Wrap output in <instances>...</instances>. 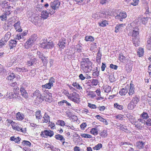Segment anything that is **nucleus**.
I'll return each instance as SVG.
<instances>
[{
	"mask_svg": "<svg viewBox=\"0 0 151 151\" xmlns=\"http://www.w3.org/2000/svg\"><path fill=\"white\" fill-rule=\"evenodd\" d=\"M121 144L122 145H128V146H129V148L130 147H132L133 146V144L132 143H130L129 142H122Z\"/></svg>",
	"mask_w": 151,
	"mask_h": 151,
	"instance_id": "obj_49",
	"label": "nucleus"
},
{
	"mask_svg": "<svg viewBox=\"0 0 151 151\" xmlns=\"http://www.w3.org/2000/svg\"><path fill=\"white\" fill-rule=\"evenodd\" d=\"M46 94L45 96L46 98L45 101L49 102H51L52 101V94L48 91L46 92Z\"/></svg>",
	"mask_w": 151,
	"mask_h": 151,
	"instance_id": "obj_14",
	"label": "nucleus"
},
{
	"mask_svg": "<svg viewBox=\"0 0 151 151\" xmlns=\"http://www.w3.org/2000/svg\"><path fill=\"white\" fill-rule=\"evenodd\" d=\"M68 98L71 101L77 104H79L80 102V96L79 94L76 92L69 94Z\"/></svg>",
	"mask_w": 151,
	"mask_h": 151,
	"instance_id": "obj_4",
	"label": "nucleus"
},
{
	"mask_svg": "<svg viewBox=\"0 0 151 151\" xmlns=\"http://www.w3.org/2000/svg\"><path fill=\"white\" fill-rule=\"evenodd\" d=\"M90 133L94 135H97L98 134L97 129L96 128H94L91 129Z\"/></svg>",
	"mask_w": 151,
	"mask_h": 151,
	"instance_id": "obj_37",
	"label": "nucleus"
},
{
	"mask_svg": "<svg viewBox=\"0 0 151 151\" xmlns=\"http://www.w3.org/2000/svg\"><path fill=\"white\" fill-rule=\"evenodd\" d=\"M88 106L92 109H95L97 108L95 104H92L90 103L88 104Z\"/></svg>",
	"mask_w": 151,
	"mask_h": 151,
	"instance_id": "obj_60",
	"label": "nucleus"
},
{
	"mask_svg": "<svg viewBox=\"0 0 151 151\" xmlns=\"http://www.w3.org/2000/svg\"><path fill=\"white\" fill-rule=\"evenodd\" d=\"M42 122L43 123H47L50 122V117L46 113H45L44 116L43 117V119L42 120Z\"/></svg>",
	"mask_w": 151,
	"mask_h": 151,
	"instance_id": "obj_17",
	"label": "nucleus"
},
{
	"mask_svg": "<svg viewBox=\"0 0 151 151\" xmlns=\"http://www.w3.org/2000/svg\"><path fill=\"white\" fill-rule=\"evenodd\" d=\"M22 144L24 146L29 147L31 145V143L28 141L23 140L22 142Z\"/></svg>",
	"mask_w": 151,
	"mask_h": 151,
	"instance_id": "obj_34",
	"label": "nucleus"
},
{
	"mask_svg": "<svg viewBox=\"0 0 151 151\" xmlns=\"http://www.w3.org/2000/svg\"><path fill=\"white\" fill-rule=\"evenodd\" d=\"M131 101L134 102L135 104H137L139 101V99L137 96H136L133 98Z\"/></svg>",
	"mask_w": 151,
	"mask_h": 151,
	"instance_id": "obj_42",
	"label": "nucleus"
},
{
	"mask_svg": "<svg viewBox=\"0 0 151 151\" xmlns=\"http://www.w3.org/2000/svg\"><path fill=\"white\" fill-rule=\"evenodd\" d=\"M81 136L82 137L85 138H90L92 137V136L91 135L85 133L81 134Z\"/></svg>",
	"mask_w": 151,
	"mask_h": 151,
	"instance_id": "obj_46",
	"label": "nucleus"
},
{
	"mask_svg": "<svg viewBox=\"0 0 151 151\" xmlns=\"http://www.w3.org/2000/svg\"><path fill=\"white\" fill-rule=\"evenodd\" d=\"M132 41L133 44L135 46L137 47L139 45V41L137 38H133Z\"/></svg>",
	"mask_w": 151,
	"mask_h": 151,
	"instance_id": "obj_27",
	"label": "nucleus"
},
{
	"mask_svg": "<svg viewBox=\"0 0 151 151\" xmlns=\"http://www.w3.org/2000/svg\"><path fill=\"white\" fill-rule=\"evenodd\" d=\"M32 97L35 98L36 101L39 103H41L43 101V97L38 90H36L33 93Z\"/></svg>",
	"mask_w": 151,
	"mask_h": 151,
	"instance_id": "obj_5",
	"label": "nucleus"
},
{
	"mask_svg": "<svg viewBox=\"0 0 151 151\" xmlns=\"http://www.w3.org/2000/svg\"><path fill=\"white\" fill-rule=\"evenodd\" d=\"M65 40H61V41H60L58 43V45L59 47L60 48L62 49H63L65 46Z\"/></svg>",
	"mask_w": 151,
	"mask_h": 151,
	"instance_id": "obj_25",
	"label": "nucleus"
},
{
	"mask_svg": "<svg viewBox=\"0 0 151 151\" xmlns=\"http://www.w3.org/2000/svg\"><path fill=\"white\" fill-rule=\"evenodd\" d=\"M47 57H45L44 58H42V59H41L42 60L43 63L44 65H45L47 64Z\"/></svg>",
	"mask_w": 151,
	"mask_h": 151,
	"instance_id": "obj_61",
	"label": "nucleus"
},
{
	"mask_svg": "<svg viewBox=\"0 0 151 151\" xmlns=\"http://www.w3.org/2000/svg\"><path fill=\"white\" fill-rule=\"evenodd\" d=\"M60 5V3L58 0L54 1L50 3V7L49 10V13L51 15H52L55 12V10L58 8Z\"/></svg>",
	"mask_w": 151,
	"mask_h": 151,
	"instance_id": "obj_2",
	"label": "nucleus"
},
{
	"mask_svg": "<svg viewBox=\"0 0 151 151\" xmlns=\"http://www.w3.org/2000/svg\"><path fill=\"white\" fill-rule=\"evenodd\" d=\"M15 78V75L13 73H11L7 77L8 80H11Z\"/></svg>",
	"mask_w": 151,
	"mask_h": 151,
	"instance_id": "obj_53",
	"label": "nucleus"
},
{
	"mask_svg": "<svg viewBox=\"0 0 151 151\" xmlns=\"http://www.w3.org/2000/svg\"><path fill=\"white\" fill-rule=\"evenodd\" d=\"M101 56L102 55L101 54H100V56H98V55H97L96 60V62H97L98 63H100Z\"/></svg>",
	"mask_w": 151,
	"mask_h": 151,
	"instance_id": "obj_59",
	"label": "nucleus"
},
{
	"mask_svg": "<svg viewBox=\"0 0 151 151\" xmlns=\"http://www.w3.org/2000/svg\"><path fill=\"white\" fill-rule=\"evenodd\" d=\"M29 19L33 23L35 24L37 23H40V21L39 17L35 15L30 16Z\"/></svg>",
	"mask_w": 151,
	"mask_h": 151,
	"instance_id": "obj_10",
	"label": "nucleus"
},
{
	"mask_svg": "<svg viewBox=\"0 0 151 151\" xmlns=\"http://www.w3.org/2000/svg\"><path fill=\"white\" fill-rule=\"evenodd\" d=\"M149 19L151 20V18L149 17H143L142 18L141 20L142 23L145 24H146Z\"/></svg>",
	"mask_w": 151,
	"mask_h": 151,
	"instance_id": "obj_35",
	"label": "nucleus"
},
{
	"mask_svg": "<svg viewBox=\"0 0 151 151\" xmlns=\"http://www.w3.org/2000/svg\"><path fill=\"white\" fill-rule=\"evenodd\" d=\"M54 134V132L51 130H45L41 132L40 135L42 137H45V135L48 136L50 137H52Z\"/></svg>",
	"mask_w": 151,
	"mask_h": 151,
	"instance_id": "obj_9",
	"label": "nucleus"
},
{
	"mask_svg": "<svg viewBox=\"0 0 151 151\" xmlns=\"http://www.w3.org/2000/svg\"><path fill=\"white\" fill-rule=\"evenodd\" d=\"M107 135V131L106 130H104L102 132L100 133V135L103 137H105Z\"/></svg>",
	"mask_w": 151,
	"mask_h": 151,
	"instance_id": "obj_44",
	"label": "nucleus"
},
{
	"mask_svg": "<svg viewBox=\"0 0 151 151\" xmlns=\"http://www.w3.org/2000/svg\"><path fill=\"white\" fill-rule=\"evenodd\" d=\"M114 106L115 108H116L118 109L122 110L123 109V106L119 105L117 103H115L114 104Z\"/></svg>",
	"mask_w": 151,
	"mask_h": 151,
	"instance_id": "obj_51",
	"label": "nucleus"
},
{
	"mask_svg": "<svg viewBox=\"0 0 151 151\" xmlns=\"http://www.w3.org/2000/svg\"><path fill=\"white\" fill-rule=\"evenodd\" d=\"M99 71L98 70V68L97 67L96 68V70L93 72L92 75L93 78H96L99 76Z\"/></svg>",
	"mask_w": 151,
	"mask_h": 151,
	"instance_id": "obj_41",
	"label": "nucleus"
},
{
	"mask_svg": "<svg viewBox=\"0 0 151 151\" xmlns=\"http://www.w3.org/2000/svg\"><path fill=\"white\" fill-rule=\"evenodd\" d=\"M33 56V54L32 52H28L27 54L24 55L23 56V59H26L27 58H31Z\"/></svg>",
	"mask_w": 151,
	"mask_h": 151,
	"instance_id": "obj_30",
	"label": "nucleus"
},
{
	"mask_svg": "<svg viewBox=\"0 0 151 151\" xmlns=\"http://www.w3.org/2000/svg\"><path fill=\"white\" fill-rule=\"evenodd\" d=\"M11 35V34L10 32H7L5 34L4 38L2 39V40H4V41L6 43L10 38Z\"/></svg>",
	"mask_w": 151,
	"mask_h": 151,
	"instance_id": "obj_22",
	"label": "nucleus"
},
{
	"mask_svg": "<svg viewBox=\"0 0 151 151\" xmlns=\"http://www.w3.org/2000/svg\"><path fill=\"white\" fill-rule=\"evenodd\" d=\"M85 40L86 41L92 42L94 40V38L92 36H86L85 37Z\"/></svg>",
	"mask_w": 151,
	"mask_h": 151,
	"instance_id": "obj_33",
	"label": "nucleus"
},
{
	"mask_svg": "<svg viewBox=\"0 0 151 151\" xmlns=\"http://www.w3.org/2000/svg\"><path fill=\"white\" fill-rule=\"evenodd\" d=\"M49 9H47V11L45 10L41 12V15L42 18L44 19H46L48 17H50L51 15L50 14L49 12Z\"/></svg>",
	"mask_w": 151,
	"mask_h": 151,
	"instance_id": "obj_12",
	"label": "nucleus"
},
{
	"mask_svg": "<svg viewBox=\"0 0 151 151\" xmlns=\"http://www.w3.org/2000/svg\"><path fill=\"white\" fill-rule=\"evenodd\" d=\"M102 147V144L101 143H99L95 147H93V149L94 150H98L100 149Z\"/></svg>",
	"mask_w": 151,
	"mask_h": 151,
	"instance_id": "obj_48",
	"label": "nucleus"
},
{
	"mask_svg": "<svg viewBox=\"0 0 151 151\" xmlns=\"http://www.w3.org/2000/svg\"><path fill=\"white\" fill-rule=\"evenodd\" d=\"M128 91V89L125 87L121 89L119 92V93L121 96H125L127 93Z\"/></svg>",
	"mask_w": 151,
	"mask_h": 151,
	"instance_id": "obj_18",
	"label": "nucleus"
},
{
	"mask_svg": "<svg viewBox=\"0 0 151 151\" xmlns=\"http://www.w3.org/2000/svg\"><path fill=\"white\" fill-rule=\"evenodd\" d=\"M20 90L21 93V95L25 99H27L28 98V93L23 87L22 86L20 88Z\"/></svg>",
	"mask_w": 151,
	"mask_h": 151,
	"instance_id": "obj_13",
	"label": "nucleus"
},
{
	"mask_svg": "<svg viewBox=\"0 0 151 151\" xmlns=\"http://www.w3.org/2000/svg\"><path fill=\"white\" fill-rule=\"evenodd\" d=\"M55 45L53 42L51 40L48 41L47 39H44L40 43L39 46L43 49H49L53 48Z\"/></svg>",
	"mask_w": 151,
	"mask_h": 151,
	"instance_id": "obj_1",
	"label": "nucleus"
},
{
	"mask_svg": "<svg viewBox=\"0 0 151 151\" xmlns=\"http://www.w3.org/2000/svg\"><path fill=\"white\" fill-rule=\"evenodd\" d=\"M111 90V87L108 86H106V87L105 90V92L107 93H109Z\"/></svg>",
	"mask_w": 151,
	"mask_h": 151,
	"instance_id": "obj_56",
	"label": "nucleus"
},
{
	"mask_svg": "<svg viewBox=\"0 0 151 151\" xmlns=\"http://www.w3.org/2000/svg\"><path fill=\"white\" fill-rule=\"evenodd\" d=\"M141 116L143 119L145 120L147 119L149 117L148 114L145 112H143L141 114Z\"/></svg>",
	"mask_w": 151,
	"mask_h": 151,
	"instance_id": "obj_38",
	"label": "nucleus"
},
{
	"mask_svg": "<svg viewBox=\"0 0 151 151\" xmlns=\"http://www.w3.org/2000/svg\"><path fill=\"white\" fill-rule=\"evenodd\" d=\"M139 29L138 27H134L128 33L129 36H132L133 38H137L139 36Z\"/></svg>",
	"mask_w": 151,
	"mask_h": 151,
	"instance_id": "obj_6",
	"label": "nucleus"
},
{
	"mask_svg": "<svg viewBox=\"0 0 151 151\" xmlns=\"http://www.w3.org/2000/svg\"><path fill=\"white\" fill-rule=\"evenodd\" d=\"M91 82V85L92 86L96 85L99 82L98 80L97 79H92L90 81Z\"/></svg>",
	"mask_w": 151,
	"mask_h": 151,
	"instance_id": "obj_50",
	"label": "nucleus"
},
{
	"mask_svg": "<svg viewBox=\"0 0 151 151\" xmlns=\"http://www.w3.org/2000/svg\"><path fill=\"white\" fill-rule=\"evenodd\" d=\"M0 18L2 21L6 20V14L5 13H4L0 16Z\"/></svg>",
	"mask_w": 151,
	"mask_h": 151,
	"instance_id": "obj_55",
	"label": "nucleus"
},
{
	"mask_svg": "<svg viewBox=\"0 0 151 151\" xmlns=\"http://www.w3.org/2000/svg\"><path fill=\"white\" fill-rule=\"evenodd\" d=\"M36 118L37 119H40L42 117V116L41 114V111L40 110L37 111L35 112Z\"/></svg>",
	"mask_w": 151,
	"mask_h": 151,
	"instance_id": "obj_39",
	"label": "nucleus"
},
{
	"mask_svg": "<svg viewBox=\"0 0 151 151\" xmlns=\"http://www.w3.org/2000/svg\"><path fill=\"white\" fill-rule=\"evenodd\" d=\"M55 137L56 139L60 140L61 142L65 140V139L64 138L62 135L59 134L55 135Z\"/></svg>",
	"mask_w": 151,
	"mask_h": 151,
	"instance_id": "obj_24",
	"label": "nucleus"
},
{
	"mask_svg": "<svg viewBox=\"0 0 151 151\" xmlns=\"http://www.w3.org/2000/svg\"><path fill=\"white\" fill-rule=\"evenodd\" d=\"M111 0H100V4H104L110 2Z\"/></svg>",
	"mask_w": 151,
	"mask_h": 151,
	"instance_id": "obj_57",
	"label": "nucleus"
},
{
	"mask_svg": "<svg viewBox=\"0 0 151 151\" xmlns=\"http://www.w3.org/2000/svg\"><path fill=\"white\" fill-rule=\"evenodd\" d=\"M55 79L53 77H51L49 80V83L53 86V83L55 82Z\"/></svg>",
	"mask_w": 151,
	"mask_h": 151,
	"instance_id": "obj_54",
	"label": "nucleus"
},
{
	"mask_svg": "<svg viewBox=\"0 0 151 151\" xmlns=\"http://www.w3.org/2000/svg\"><path fill=\"white\" fill-rule=\"evenodd\" d=\"M51 84H50L49 83H47L45 85H42V87L43 88L50 89L51 88V87L52 86Z\"/></svg>",
	"mask_w": 151,
	"mask_h": 151,
	"instance_id": "obj_40",
	"label": "nucleus"
},
{
	"mask_svg": "<svg viewBox=\"0 0 151 151\" xmlns=\"http://www.w3.org/2000/svg\"><path fill=\"white\" fill-rule=\"evenodd\" d=\"M118 127H119V129L123 131H124L125 130H127L126 126H124L121 124H120L119 125H118Z\"/></svg>",
	"mask_w": 151,
	"mask_h": 151,
	"instance_id": "obj_52",
	"label": "nucleus"
},
{
	"mask_svg": "<svg viewBox=\"0 0 151 151\" xmlns=\"http://www.w3.org/2000/svg\"><path fill=\"white\" fill-rule=\"evenodd\" d=\"M72 85L74 87H75L76 88L79 90H81L82 89V87L80 86L79 83L76 82H73L72 84Z\"/></svg>",
	"mask_w": 151,
	"mask_h": 151,
	"instance_id": "obj_36",
	"label": "nucleus"
},
{
	"mask_svg": "<svg viewBox=\"0 0 151 151\" xmlns=\"http://www.w3.org/2000/svg\"><path fill=\"white\" fill-rule=\"evenodd\" d=\"M127 17L126 13L124 11L120 12L119 14L115 16L116 19H118L120 21H123V20L125 19Z\"/></svg>",
	"mask_w": 151,
	"mask_h": 151,
	"instance_id": "obj_8",
	"label": "nucleus"
},
{
	"mask_svg": "<svg viewBox=\"0 0 151 151\" xmlns=\"http://www.w3.org/2000/svg\"><path fill=\"white\" fill-rule=\"evenodd\" d=\"M144 54V50L143 48H139L138 49L137 52V55L139 57L143 56Z\"/></svg>",
	"mask_w": 151,
	"mask_h": 151,
	"instance_id": "obj_28",
	"label": "nucleus"
},
{
	"mask_svg": "<svg viewBox=\"0 0 151 151\" xmlns=\"http://www.w3.org/2000/svg\"><path fill=\"white\" fill-rule=\"evenodd\" d=\"M87 126L85 122H83L81 125L80 127L81 129L82 130H84L85 128Z\"/></svg>",
	"mask_w": 151,
	"mask_h": 151,
	"instance_id": "obj_62",
	"label": "nucleus"
},
{
	"mask_svg": "<svg viewBox=\"0 0 151 151\" xmlns=\"http://www.w3.org/2000/svg\"><path fill=\"white\" fill-rule=\"evenodd\" d=\"M142 120L141 119H139V121L137 122L135 124V127L139 129L142 128Z\"/></svg>",
	"mask_w": 151,
	"mask_h": 151,
	"instance_id": "obj_23",
	"label": "nucleus"
},
{
	"mask_svg": "<svg viewBox=\"0 0 151 151\" xmlns=\"http://www.w3.org/2000/svg\"><path fill=\"white\" fill-rule=\"evenodd\" d=\"M144 145V143L142 141H140L136 142V147L137 148L141 149L143 148Z\"/></svg>",
	"mask_w": 151,
	"mask_h": 151,
	"instance_id": "obj_16",
	"label": "nucleus"
},
{
	"mask_svg": "<svg viewBox=\"0 0 151 151\" xmlns=\"http://www.w3.org/2000/svg\"><path fill=\"white\" fill-rule=\"evenodd\" d=\"M20 21H18L14 24V26L16 30L19 32H21L22 31V29L20 26Z\"/></svg>",
	"mask_w": 151,
	"mask_h": 151,
	"instance_id": "obj_15",
	"label": "nucleus"
},
{
	"mask_svg": "<svg viewBox=\"0 0 151 151\" xmlns=\"http://www.w3.org/2000/svg\"><path fill=\"white\" fill-rule=\"evenodd\" d=\"M17 42L16 40H11L9 41V46L10 49H12L15 47L17 44Z\"/></svg>",
	"mask_w": 151,
	"mask_h": 151,
	"instance_id": "obj_21",
	"label": "nucleus"
},
{
	"mask_svg": "<svg viewBox=\"0 0 151 151\" xmlns=\"http://www.w3.org/2000/svg\"><path fill=\"white\" fill-rule=\"evenodd\" d=\"M57 124L60 125L61 126H63L65 125L66 126L68 127L67 124H66L64 122L63 120H59L58 121Z\"/></svg>",
	"mask_w": 151,
	"mask_h": 151,
	"instance_id": "obj_43",
	"label": "nucleus"
},
{
	"mask_svg": "<svg viewBox=\"0 0 151 151\" xmlns=\"http://www.w3.org/2000/svg\"><path fill=\"white\" fill-rule=\"evenodd\" d=\"M37 54L39 58L41 59H42V58L45 57L44 56V54L38 51H37Z\"/></svg>",
	"mask_w": 151,
	"mask_h": 151,
	"instance_id": "obj_47",
	"label": "nucleus"
},
{
	"mask_svg": "<svg viewBox=\"0 0 151 151\" xmlns=\"http://www.w3.org/2000/svg\"><path fill=\"white\" fill-rule=\"evenodd\" d=\"M99 26L102 27H106L108 24V22L105 20H103L102 21L99 23Z\"/></svg>",
	"mask_w": 151,
	"mask_h": 151,
	"instance_id": "obj_31",
	"label": "nucleus"
},
{
	"mask_svg": "<svg viewBox=\"0 0 151 151\" xmlns=\"http://www.w3.org/2000/svg\"><path fill=\"white\" fill-rule=\"evenodd\" d=\"M81 63V64H92V63L90 61L89 59L88 58H83Z\"/></svg>",
	"mask_w": 151,
	"mask_h": 151,
	"instance_id": "obj_20",
	"label": "nucleus"
},
{
	"mask_svg": "<svg viewBox=\"0 0 151 151\" xmlns=\"http://www.w3.org/2000/svg\"><path fill=\"white\" fill-rule=\"evenodd\" d=\"M92 64H81V69L84 73H88L91 70Z\"/></svg>",
	"mask_w": 151,
	"mask_h": 151,
	"instance_id": "obj_7",
	"label": "nucleus"
},
{
	"mask_svg": "<svg viewBox=\"0 0 151 151\" xmlns=\"http://www.w3.org/2000/svg\"><path fill=\"white\" fill-rule=\"evenodd\" d=\"M125 24H117L115 28V32L116 33L123 31L125 27Z\"/></svg>",
	"mask_w": 151,
	"mask_h": 151,
	"instance_id": "obj_11",
	"label": "nucleus"
},
{
	"mask_svg": "<svg viewBox=\"0 0 151 151\" xmlns=\"http://www.w3.org/2000/svg\"><path fill=\"white\" fill-rule=\"evenodd\" d=\"M99 14L97 13L93 14H92V17L93 18L95 19H99Z\"/></svg>",
	"mask_w": 151,
	"mask_h": 151,
	"instance_id": "obj_58",
	"label": "nucleus"
},
{
	"mask_svg": "<svg viewBox=\"0 0 151 151\" xmlns=\"http://www.w3.org/2000/svg\"><path fill=\"white\" fill-rule=\"evenodd\" d=\"M135 89L134 85L130 84L128 94L129 96H132L134 93V89Z\"/></svg>",
	"mask_w": 151,
	"mask_h": 151,
	"instance_id": "obj_19",
	"label": "nucleus"
},
{
	"mask_svg": "<svg viewBox=\"0 0 151 151\" xmlns=\"http://www.w3.org/2000/svg\"><path fill=\"white\" fill-rule=\"evenodd\" d=\"M37 38V36L36 34L32 35L30 38L25 43V47L27 49H28L31 47L34 44V42L36 40Z\"/></svg>",
	"mask_w": 151,
	"mask_h": 151,
	"instance_id": "obj_3",
	"label": "nucleus"
},
{
	"mask_svg": "<svg viewBox=\"0 0 151 151\" xmlns=\"http://www.w3.org/2000/svg\"><path fill=\"white\" fill-rule=\"evenodd\" d=\"M119 60L121 62H123V61H124L126 59V57L124 56L122 53H121L119 54Z\"/></svg>",
	"mask_w": 151,
	"mask_h": 151,
	"instance_id": "obj_45",
	"label": "nucleus"
},
{
	"mask_svg": "<svg viewBox=\"0 0 151 151\" xmlns=\"http://www.w3.org/2000/svg\"><path fill=\"white\" fill-rule=\"evenodd\" d=\"M136 106L134 103L132 102V101H131L128 104L127 108L129 110L133 109Z\"/></svg>",
	"mask_w": 151,
	"mask_h": 151,
	"instance_id": "obj_29",
	"label": "nucleus"
},
{
	"mask_svg": "<svg viewBox=\"0 0 151 151\" xmlns=\"http://www.w3.org/2000/svg\"><path fill=\"white\" fill-rule=\"evenodd\" d=\"M6 44V43L4 40H0V48L2 47L3 46Z\"/></svg>",
	"mask_w": 151,
	"mask_h": 151,
	"instance_id": "obj_63",
	"label": "nucleus"
},
{
	"mask_svg": "<svg viewBox=\"0 0 151 151\" xmlns=\"http://www.w3.org/2000/svg\"><path fill=\"white\" fill-rule=\"evenodd\" d=\"M16 118L18 120H22L24 118V115L19 112H18L16 114Z\"/></svg>",
	"mask_w": 151,
	"mask_h": 151,
	"instance_id": "obj_26",
	"label": "nucleus"
},
{
	"mask_svg": "<svg viewBox=\"0 0 151 151\" xmlns=\"http://www.w3.org/2000/svg\"><path fill=\"white\" fill-rule=\"evenodd\" d=\"M18 96V94L17 93H13V92L9 93L8 97L9 99L16 98Z\"/></svg>",
	"mask_w": 151,
	"mask_h": 151,
	"instance_id": "obj_32",
	"label": "nucleus"
},
{
	"mask_svg": "<svg viewBox=\"0 0 151 151\" xmlns=\"http://www.w3.org/2000/svg\"><path fill=\"white\" fill-rule=\"evenodd\" d=\"M148 72L149 73V76L151 78V65H150L148 67Z\"/></svg>",
	"mask_w": 151,
	"mask_h": 151,
	"instance_id": "obj_64",
	"label": "nucleus"
}]
</instances>
